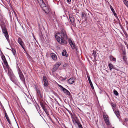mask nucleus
<instances>
[{"mask_svg":"<svg viewBox=\"0 0 128 128\" xmlns=\"http://www.w3.org/2000/svg\"><path fill=\"white\" fill-rule=\"evenodd\" d=\"M60 30V31L56 34L55 37L59 43L62 45H65L67 43L66 41L68 38L67 34L64 29L62 28Z\"/></svg>","mask_w":128,"mask_h":128,"instance_id":"nucleus-1","label":"nucleus"},{"mask_svg":"<svg viewBox=\"0 0 128 128\" xmlns=\"http://www.w3.org/2000/svg\"><path fill=\"white\" fill-rule=\"evenodd\" d=\"M8 74L11 80H12L13 82L15 83L17 81V78L14 75L12 71L11 70H8Z\"/></svg>","mask_w":128,"mask_h":128,"instance_id":"nucleus-2","label":"nucleus"},{"mask_svg":"<svg viewBox=\"0 0 128 128\" xmlns=\"http://www.w3.org/2000/svg\"><path fill=\"white\" fill-rule=\"evenodd\" d=\"M40 5L42 8L43 10L46 14H48L50 12V10L48 7V6L46 5L44 2L42 4H40Z\"/></svg>","mask_w":128,"mask_h":128,"instance_id":"nucleus-3","label":"nucleus"},{"mask_svg":"<svg viewBox=\"0 0 128 128\" xmlns=\"http://www.w3.org/2000/svg\"><path fill=\"white\" fill-rule=\"evenodd\" d=\"M1 28L2 30V32L5 36L8 42H10V40L9 35L6 29L4 26L2 27V26H1Z\"/></svg>","mask_w":128,"mask_h":128,"instance_id":"nucleus-4","label":"nucleus"},{"mask_svg":"<svg viewBox=\"0 0 128 128\" xmlns=\"http://www.w3.org/2000/svg\"><path fill=\"white\" fill-rule=\"evenodd\" d=\"M72 120L74 124H76L78 126L79 128H83L82 126L80 123L78 118L76 116L73 118Z\"/></svg>","mask_w":128,"mask_h":128,"instance_id":"nucleus-5","label":"nucleus"},{"mask_svg":"<svg viewBox=\"0 0 128 128\" xmlns=\"http://www.w3.org/2000/svg\"><path fill=\"white\" fill-rule=\"evenodd\" d=\"M103 116L104 120L106 124L108 125H110V122L108 115L104 114L103 115Z\"/></svg>","mask_w":128,"mask_h":128,"instance_id":"nucleus-6","label":"nucleus"},{"mask_svg":"<svg viewBox=\"0 0 128 128\" xmlns=\"http://www.w3.org/2000/svg\"><path fill=\"white\" fill-rule=\"evenodd\" d=\"M60 65L61 64L60 62H57L54 66L52 70V72H55L57 70Z\"/></svg>","mask_w":128,"mask_h":128,"instance_id":"nucleus-7","label":"nucleus"},{"mask_svg":"<svg viewBox=\"0 0 128 128\" xmlns=\"http://www.w3.org/2000/svg\"><path fill=\"white\" fill-rule=\"evenodd\" d=\"M68 42L72 49H75L76 48V46L75 44L72 41L70 38H69L68 39Z\"/></svg>","mask_w":128,"mask_h":128,"instance_id":"nucleus-8","label":"nucleus"},{"mask_svg":"<svg viewBox=\"0 0 128 128\" xmlns=\"http://www.w3.org/2000/svg\"><path fill=\"white\" fill-rule=\"evenodd\" d=\"M59 86L60 88L63 91L64 93L66 94L68 96L70 95V93L68 90L64 88L60 85H59Z\"/></svg>","mask_w":128,"mask_h":128,"instance_id":"nucleus-9","label":"nucleus"},{"mask_svg":"<svg viewBox=\"0 0 128 128\" xmlns=\"http://www.w3.org/2000/svg\"><path fill=\"white\" fill-rule=\"evenodd\" d=\"M18 42L19 43L22 48L25 50V48L24 46V43L20 38H18Z\"/></svg>","mask_w":128,"mask_h":128,"instance_id":"nucleus-10","label":"nucleus"},{"mask_svg":"<svg viewBox=\"0 0 128 128\" xmlns=\"http://www.w3.org/2000/svg\"><path fill=\"white\" fill-rule=\"evenodd\" d=\"M20 79L22 82L24 84H25V78L23 74L19 75Z\"/></svg>","mask_w":128,"mask_h":128,"instance_id":"nucleus-11","label":"nucleus"},{"mask_svg":"<svg viewBox=\"0 0 128 128\" xmlns=\"http://www.w3.org/2000/svg\"><path fill=\"white\" fill-rule=\"evenodd\" d=\"M87 77L88 78V80L90 86L92 89H94V88L92 84V83L91 82V81L90 80V76L89 75H88V74H87Z\"/></svg>","mask_w":128,"mask_h":128,"instance_id":"nucleus-12","label":"nucleus"},{"mask_svg":"<svg viewBox=\"0 0 128 128\" xmlns=\"http://www.w3.org/2000/svg\"><path fill=\"white\" fill-rule=\"evenodd\" d=\"M36 90L38 94V95L40 96V98H42L43 96L42 95V94L40 90H39L38 88H36Z\"/></svg>","mask_w":128,"mask_h":128,"instance_id":"nucleus-13","label":"nucleus"},{"mask_svg":"<svg viewBox=\"0 0 128 128\" xmlns=\"http://www.w3.org/2000/svg\"><path fill=\"white\" fill-rule=\"evenodd\" d=\"M70 21L72 23V25L74 26L75 25V23L74 22V19L72 16H70Z\"/></svg>","mask_w":128,"mask_h":128,"instance_id":"nucleus-14","label":"nucleus"},{"mask_svg":"<svg viewBox=\"0 0 128 128\" xmlns=\"http://www.w3.org/2000/svg\"><path fill=\"white\" fill-rule=\"evenodd\" d=\"M50 55L52 58L54 60H56L57 58V57L56 56L54 53H51Z\"/></svg>","mask_w":128,"mask_h":128,"instance_id":"nucleus-15","label":"nucleus"},{"mask_svg":"<svg viewBox=\"0 0 128 128\" xmlns=\"http://www.w3.org/2000/svg\"><path fill=\"white\" fill-rule=\"evenodd\" d=\"M4 63V64L6 66L7 68L8 69V70H11L8 64V62L7 61H6V60H4L3 61Z\"/></svg>","mask_w":128,"mask_h":128,"instance_id":"nucleus-16","label":"nucleus"},{"mask_svg":"<svg viewBox=\"0 0 128 128\" xmlns=\"http://www.w3.org/2000/svg\"><path fill=\"white\" fill-rule=\"evenodd\" d=\"M5 116L9 124H11V122H10V121L9 119V118L8 117L7 115V114L6 112L5 113Z\"/></svg>","mask_w":128,"mask_h":128,"instance_id":"nucleus-17","label":"nucleus"},{"mask_svg":"<svg viewBox=\"0 0 128 128\" xmlns=\"http://www.w3.org/2000/svg\"><path fill=\"white\" fill-rule=\"evenodd\" d=\"M75 81L74 78H71L68 80V83L70 84H72L74 83Z\"/></svg>","mask_w":128,"mask_h":128,"instance_id":"nucleus-18","label":"nucleus"},{"mask_svg":"<svg viewBox=\"0 0 128 128\" xmlns=\"http://www.w3.org/2000/svg\"><path fill=\"white\" fill-rule=\"evenodd\" d=\"M62 55L63 56H65L66 57L68 56V55L67 53L66 50H63V52L62 53Z\"/></svg>","mask_w":128,"mask_h":128,"instance_id":"nucleus-19","label":"nucleus"},{"mask_svg":"<svg viewBox=\"0 0 128 128\" xmlns=\"http://www.w3.org/2000/svg\"><path fill=\"white\" fill-rule=\"evenodd\" d=\"M82 19H84L85 20H86V15L84 13V12L82 13Z\"/></svg>","mask_w":128,"mask_h":128,"instance_id":"nucleus-20","label":"nucleus"},{"mask_svg":"<svg viewBox=\"0 0 128 128\" xmlns=\"http://www.w3.org/2000/svg\"><path fill=\"white\" fill-rule=\"evenodd\" d=\"M108 66H109L110 70L111 71L112 69L114 68V66L113 65L110 63L109 64H108Z\"/></svg>","mask_w":128,"mask_h":128,"instance_id":"nucleus-21","label":"nucleus"},{"mask_svg":"<svg viewBox=\"0 0 128 128\" xmlns=\"http://www.w3.org/2000/svg\"><path fill=\"white\" fill-rule=\"evenodd\" d=\"M109 58H110V60H112H112L113 61H116V58H114L112 55H110V56Z\"/></svg>","mask_w":128,"mask_h":128,"instance_id":"nucleus-22","label":"nucleus"},{"mask_svg":"<svg viewBox=\"0 0 128 128\" xmlns=\"http://www.w3.org/2000/svg\"><path fill=\"white\" fill-rule=\"evenodd\" d=\"M124 62L126 63L127 62V58L126 56H122Z\"/></svg>","mask_w":128,"mask_h":128,"instance_id":"nucleus-23","label":"nucleus"},{"mask_svg":"<svg viewBox=\"0 0 128 128\" xmlns=\"http://www.w3.org/2000/svg\"><path fill=\"white\" fill-rule=\"evenodd\" d=\"M18 72L19 75L23 74L21 70L19 67L18 70Z\"/></svg>","mask_w":128,"mask_h":128,"instance_id":"nucleus-24","label":"nucleus"},{"mask_svg":"<svg viewBox=\"0 0 128 128\" xmlns=\"http://www.w3.org/2000/svg\"><path fill=\"white\" fill-rule=\"evenodd\" d=\"M123 2L126 6L128 7V1L126 0H124L123 1Z\"/></svg>","mask_w":128,"mask_h":128,"instance_id":"nucleus-25","label":"nucleus"},{"mask_svg":"<svg viewBox=\"0 0 128 128\" xmlns=\"http://www.w3.org/2000/svg\"><path fill=\"white\" fill-rule=\"evenodd\" d=\"M92 55H93L94 57V58H96V52L95 51L93 50V52L92 53Z\"/></svg>","mask_w":128,"mask_h":128,"instance_id":"nucleus-26","label":"nucleus"},{"mask_svg":"<svg viewBox=\"0 0 128 128\" xmlns=\"http://www.w3.org/2000/svg\"><path fill=\"white\" fill-rule=\"evenodd\" d=\"M115 113L117 116L118 117L120 115L119 112L118 110H116L115 112Z\"/></svg>","mask_w":128,"mask_h":128,"instance_id":"nucleus-27","label":"nucleus"},{"mask_svg":"<svg viewBox=\"0 0 128 128\" xmlns=\"http://www.w3.org/2000/svg\"><path fill=\"white\" fill-rule=\"evenodd\" d=\"M114 94L116 95V96H118V92H117V91L115 90H114Z\"/></svg>","mask_w":128,"mask_h":128,"instance_id":"nucleus-28","label":"nucleus"},{"mask_svg":"<svg viewBox=\"0 0 128 128\" xmlns=\"http://www.w3.org/2000/svg\"><path fill=\"white\" fill-rule=\"evenodd\" d=\"M40 104L43 109L46 111L44 109V104L42 102H40Z\"/></svg>","mask_w":128,"mask_h":128,"instance_id":"nucleus-29","label":"nucleus"},{"mask_svg":"<svg viewBox=\"0 0 128 128\" xmlns=\"http://www.w3.org/2000/svg\"><path fill=\"white\" fill-rule=\"evenodd\" d=\"M110 104L112 107H113L114 108H115L116 107V104L115 103L112 102Z\"/></svg>","mask_w":128,"mask_h":128,"instance_id":"nucleus-30","label":"nucleus"},{"mask_svg":"<svg viewBox=\"0 0 128 128\" xmlns=\"http://www.w3.org/2000/svg\"><path fill=\"white\" fill-rule=\"evenodd\" d=\"M44 85L45 86H48V81H47L46 82H44Z\"/></svg>","mask_w":128,"mask_h":128,"instance_id":"nucleus-31","label":"nucleus"},{"mask_svg":"<svg viewBox=\"0 0 128 128\" xmlns=\"http://www.w3.org/2000/svg\"><path fill=\"white\" fill-rule=\"evenodd\" d=\"M43 80L44 82L48 81L47 78L46 76H43Z\"/></svg>","mask_w":128,"mask_h":128,"instance_id":"nucleus-32","label":"nucleus"},{"mask_svg":"<svg viewBox=\"0 0 128 128\" xmlns=\"http://www.w3.org/2000/svg\"><path fill=\"white\" fill-rule=\"evenodd\" d=\"M2 60H6V58L5 57V56H4V55H3L2 56Z\"/></svg>","mask_w":128,"mask_h":128,"instance_id":"nucleus-33","label":"nucleus"},{"mask_svg":"<svg viewBox=\"0 0 128 128\" xmlns=\"http://www.w3.org/2000/svg\"><path fill=\"white\" fill-rule=\"evenodd\" d=\"M12 52L14 56L15 55V54H16V51L14 50H12Z\"/></svg>","mask_w":128,"mask_h":128,"instance_id":"nucleus-34","label":"nucleus"},{"mask_svg":"<svg viewBox=\"0 0 128 128\" xmlns=\"http://www.w3.org/2000/svg\"><path fill=\"white\" fill-rule=\"evenodd\" d=\"M39 4H42V2H44L43 0H37Z\"/></svg>","mask_w":128,"mask_h":128,"instance_id":"nucleus-35","label":"nucleus"},{"mask_svg":"<svg viewBox=\"0 0 128 128\" xmlns=\"http://www.w3.org/2000/svg\"><path fill=\"white\" fill-rule=\"evenodd\" d=\"M70 114L71 116V118H72H72H73L74 117V116H76L74 115V116H73V114H72L71 112H70V113H69Z\"/></svg>","mask_w":128,"mask_h":128,"instance_id":"nucleus-36","label":"nucleus"},{"mask_svg":"<svg viewBox=\"0 0 128 128\" xmlns=\"http://www.w3.org/2000/svg\"><path fill=\"white\" fill-rule=\"evenodd\" d=\"M126 54L125 51H124L123 52L122 55V56H126Z\"/></svg>","mask_w":128,"mask_h":128,"instance_id":"nucleus-37","label":"nucleus"},{"mask_svg":"<svg viewBox=\"0 0 128 128\" xmlns=\"http://www.w3.org/2000/svg\"><path fill=\"white\" fill-rule=\"evenodd\" d=\"M110 7L111 10L112 11V12H114V9H113V8H112V7L111 6H110Z\"/></svg>","mask_w":128,"mask_h":128,"instance_id":"nucleus-38","label":"nucleus"},{"mask_svg":"<svg viewBox=\"0 0 128 128\" xmlns=\"http://www.w3.org/2000/svg\"><path fill=\"white\" fill-rule=\"evenodd\" d=\"M114 14V16H117V14H116L115 13V11H114V12H112Z\"/></svg>","mask_w":128,"mask_h":128,"instance_id":"nucleus-39","label":"nucleus"},{"mask_svg":"<svg viewBox=\"0 0 128 128\" xmlns=\"http://www.w3.org/2000/svg\"><path fill=\"white\" fill-rule=\"evenodd\" d=\"M128 121V119L127 118H125L124 119V122H126Z\"/></svg>","mask_w":128,"mask_h":128,"instance_id":"nucleus-40","label":"nucleus"},{"mask_svg":"<svg viewBox=\"0 0 128 128\" xmlns=\"http://www.w3.org/2000/svg\"><path fill=\"white\" fill-rule=\"evenodd\" d=\"M66 110L69 112V113H70L71 112L67 108L66 109Z\"/></svg>","mask_w":128,"mask_h":128,"instance_id":"nucleus-41","label":"nucleus"},{"mask_svg":"<svg viewBox=\"0 0 128 128\" xmlns=\"http://www.w3.org/2000/svg\"><path fill=\"white\" fill-rule=\"evenodd\" d=\"M66 110L69 112V113H70L71 112L67 108L66 109Z\"/></svg>","mask_w":128,"mask_h":128,"instance_id":"nucleus-42","label":"nucleus"},{"mask_svg":"<svg viewBox=\"0 0 128 128\" xmlns=\"http://www.w3.org/2000/svg\"><path fill=\"white\" fill-rule=\"evenodd\" d=\"M68 2H70L71 1V0H66Z\"/></svg>","mask_w":128,"mask_h":128,"instance_id":"nucleus-43","label":"nucleus"},{"mask_svg":"<svg viewBox=\"0 0 128 128\" xmlns=\"http://www.w3.org/2000/svg\"><path fill=\"white\" fill-rule=\"evenodd\" d=\"M28 56L29 58H31V57L30 56V55L29 54H28Z\"/></svg>","mask_w":128,"mask_h":128,"instance_id":"nucleus-44","label":"nucleus"},{"mask_svg":"<svg viewBox=\"0 0 128 128\" xmlns=\"http://www.w3.org/2000/svg\"><path fill=\"white\" fill-rule=\"evenodd\" d=\"M4 109V112H5H5H6V110H5Z\"/></svg>","mask_w":128,"mask_h":128,"instance_id":"nucleus-45","label":"nucleus"},{"mask_svg":"<svg viewBox=\"0 0 128 128\" xmlns=\"http://www.w3.org/2000/svg\"><path fill=\"white\" fill-rule=\"evenodd\" d=\"M5 71H6V72H7V70H5Z\"/></svg>","mask_w":128,"mask_h":128,"instance_id":"nucleus-46","label":"nucleus"},{"mask_svg":"<svg viewBox=\"0 0 128 128\" xmlns=\"http://www.w3.org/2000/svg\"><path fill=\"white\" fill-rule=\"evenodd\" d=\"M127 34H125V35L126 36V35H127Z\"/></svg>","mask_w":128,"mask_h":128,"instance_id":"nucleus-47","label":"nucleus"},{"mask_svg":"<svg viewBox=\"0 0 128 128\" xmlns=\"http://www.w3.org/2000/svg\"><path fill=\"white\" fill-rule=\"evenodd\" d=\"M127 24H128V23L127 22Z\"/></svg>","mask_w":128,"mask_h":128,"instance_id":"nucleus-48","label":"nucleus"},{"mask_svg":"<svg viewBox=\"0 0 128 128\" xmlns=\"http://www.w3.org/2000/svg\"><path fill=\"white\" fill-rule=\"evenodd\" d=\"M65 128H66V127H65Z\"/></svg>","mask_w":128,"mask_h":128,"instance_id":"nucleus-49","label":"nucleus"}]
</instances>
